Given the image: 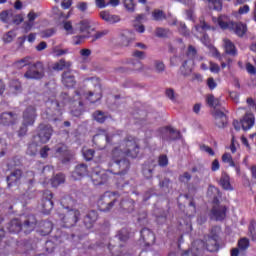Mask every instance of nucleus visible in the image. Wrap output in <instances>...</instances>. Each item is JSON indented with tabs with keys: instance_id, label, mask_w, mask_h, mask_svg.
<instances>
[{
	"instance_id": "nucleus-22",
	"label": "nucleus",
	"mask_w": 256,
	"mask_h": 256,
	"mask_svg": "<svg viewBox=\"0 0 256 256\" xmlns=\"http://www.w3.org/2000/svg\"><path fill=\"white\" fill-rule=\"evenodd\" d=\"M89 173L86 164H79L75 167V170L72 172V177L74 181H78L82 177H85Z\"/></svg>"
},
{
	"instance_id": "nucleus-45",
	"label": "nucleus",
	"mask_w": 256,
	"mask_h": 256,
	"mask_svg": "<svg viewBox=\"0 0 256 256\" xmlns=\"http://www.w3.org/2000/svg\"><path fill=\"white\" fill-rule=\"evenodd\" d=\"M15 37H17L15 30H10L3 36L2 39H3L4 43H11L13 41V39H15Z\"/></svg>"
},
{
	"instance_id": "nucleus-32",
	"label": "nucleus",
	"mask_w": 256,
	"mask_h": 256,
	"mask_svg": "<svg viewBox=\"0 0 256 256\" xmlns=\"http://www.w3.org/2000/svg\"><path fill=\"white\" fill-rule=\"evenodd\" d=\"M173 32L169 28L156 27L154 30V34L159 39H167Z\"/></svg>"
},
{
	"instance_id": "nucleus-12",
	"label": "nucleus",
	"mask_w": 256,
	"mask_h": 256,
	"mask_svg": "<svg viewBox=\"0 0 256 256\" xmlns=\"http://www.w3.org/2000/svg\"><path fill=\"white\" fill-rule=\"evenodd\" d=\"M92 183L94 185H105L107 181H109V175L105 170H101V168L96 167L91 174Z\"/></svg>"
},
{
	"instance_id": "nucleus-9",
	"label": "nucleus",
	"mask_w": 256,
	"mask_h": 256,
	"mask_svg": "<svg viewBox=\"0 0 256 256\" xmlns=\"http://www.w3.org/2000/svg\"><path fill=\"white\" fill-rule=\"evenodd\" d=\"M214 206L211 209L212 217L215 221H223L227 217V206L219 205V198L214 196Z\"/></svg>"
},
{
	"instance_id": "nucleus-41",
	"label": "nucleus",
	"mask_w": 256,
	"mask_h": 256,
	"mask_svg": "<svg viewBox=\"0 0 256 256\" xmlns=\"http://www.w3.org/2000/svg\"><path fill=\"white\" fill-rule=\"evenodd\" d=\"M9 87L11 91H14V93H21V91H23V85L19 79H12L10 81Z\"/></svg>"
},
{
	"instance_id": "nucleus-7",
	"label": "nucleus",
	"mask_w": 256,
	"mask_h": 256,
	"mask_svg": "<svg viewBox=\"0 0 256 256\" xmlns=\"http://www.w3.org/2000/svg\"><path fill=\"white\" fill-rule=\"evenodd\" d=\"M55 155L58 157L64 165L69 163L75 156L73 151L64 143H59L55 146Z\"/></svg>"
},
{
	"instance_id": "nucleus-48",
	"label": "nucleus",
	"mask_w": 256,
	"mask_h": 256,
	"mask_svg": "<svg viewBox=\"0 0 256 256\" xmlns=\"http://www.w3.org/2000/svg\"><path fill=\"white\" fill-rule=\"evenodd\" d=\"M39 17V15H37V13H35L34 11H30L27 15L28 21L29 23H27V28L30 30L31 27H33V21H35V19H37Z\"/></svg>"
},
{
	"instance_id": "nucleus-43",
	"label": "nucleus",
	"mask_w": 256,
	"mask_h": 256,
	"mask_svg": "<svg viewBox=\"0 0 256 256\" xmlns=\"http://www.w3.org/2000/svg\"><path fill=\"white\" fill-rule=\"evenodd\" d=\"M209 9H213L214 11H221L223 9V3L221 0H207Z\"/></svg>"
},
{
	"instance_id": "nucleus-57",
	"label": "nucleus",
	"mask_w": 256,
	"mask_h": 256,
	"mask_svg": "<svg viewBox=\"0 0 256 256\" xmlns=\"http://www.w3.org/2000/svg\"><path fill=\"white\" fill-rule=\"evenodd\" d=\"M160 189H171V179L164 178L159 182Z\"/></svg>"
},
{
	"instance_id": "nucleus-23",
	"label": "nucleus",
	"mask_w": 256,
	"mask_h": 256,
	"mask_svg": "<svg viewBox=\"0 0 256 256\" xmlns=\"http://www.w3.org/2000/svg\"><path fill=\"white\" fill-rule=\"evenodd\" d=\"M99 16L106 23H110V25L119 23L121 21V18H119V16L109 13V11L107 10L101 11L99 13Z\"/></svg>"
},
{
	"instance_id": "nucleus-8",
	"label": "nucleus",
	"mask_w": 256,
	"mask_h": 256,
	"mask_svg": "<svg viewBox=\"0 0 256 256\" xmlns=\"http://www.w3.org/2000/svg\"><path fill=\"white\" fill-rule=\"evenodd\" d=\"M53 136V126L45 123H41L37 127V137L40 143H49Z\"/></svg>"
},
{
	"instance_id": "nucleus-39",
	"label": "nucleus",
	"mask_w": 256,
	"mask_h": 256,
	"mask_svg": "<svg viewBox=\"0 0 256 256\" xmlns=\"http://www.w3.org/2000/svg\"><path fill=\"white\" fill-rule=\"evenodd\" d=\"M129 147L130 157H132V159H137V157H139V143L135 140H130Z\"/></svg>"
},
{
	"instance_id": "nucleus-13",
	"label": "nucleus",
	"mask_w": 256,
	"mask_h": 256,
	"mask_svg": "<svg viewBox=\"0 0 256 256\" xmlns=\"http://www.w3.org/2000/svg\"><path fill=\"white\" fill-rule=\"evenodd\" d=\"M219 240L213 239V238H205V241L203 240H196L194 242V245H198L202 247L203 249H207V251H210V253H215V251H219Z\"/></svg>"
},
{
	"instance_id": "nucleus-5",
	"label": "nucleus",
	"mask_w": 256,
	"mask_h": 256,
	"mask_svg": "<svg viewBox=\"0 0 256 256\" xmlns=\"http://www.w3.org/2000/svg\"><path fill=\"white\" fill-rule=\"evenodd\" d=\"M60 225L64 229H71V227H75L77 223H79V219H81V211L77 209H69L65 214H60Z\"/></svg>"
},
{
	"instance_id": "nucleus-51",
	"label": "nucleus",
	"mask_w": 256,
	"mask_h": 256,
	"mask_svg": "<svg viewBox=\"0 0 256 256\" xmlns=\"http://www.w3.org/2000/svg\"><path fill=\"white\" fill-rule=\"evenodd\" d=\"M180 71L184 77H187L191 75L192 69L187 66V60L182 63V66L180 67Z\"/></svg>"
},
{
	"instance_id": "nucleus-21",
	"label": "nucleus",
	"mask_w": 256,
	"mask_h": 256,
	"mask_svg": "<svg viewBox=\"0 0 256 256\" xmlns=\"http://www.w3.org/2000/svg\"><path fill=\"white\" fill-rule=\"evenodd\" d=\"M213 117L215 119V125L220 129L227 127V115L221 110H215Z\"/></svg>"
},
{
	"instance_id": "nucleus-58",
	"label": "nucleus",
	"mask_w": 256,
	"mask_h": 256,
	"mask_svg": "<svg viewBox=\"0 0 256 256\" xmlns=\"http://www.w3.org/2000/svg\"><path fill=\"white\" fill-rule=\"evenodd\" d=\"M238 247L242 251H245V249H248L249 248V239H247V238L240 239L238 242Z\"/></svg>"
},
{
	"instance_id": "nucleus-16",
	"label": "nucleus",
	"mask_w": 256,
	"mask_h": 256,
	"mask_svg": "<svg viewBox=\"0 0 256 256\" xmlns=\"http://www.w3.org/2000/svg\"><path fill=\"white\" fill-rule=\"evenodd\" d=\"M90 81H96V85L95 87H98L99 92H88V94L86 95V99L90 102V103H97V101H101V99L103 98V92L101 91V80L99 78H95L92 77L90 78Z\"/></svg>"
},
{
	"instance_id": "nucleus-31",
	"label": "nucleus",
	"mask_w": 256,
	"mask_h": 256,
	"mask_svg": "<svg viewBox=\"0 0 256 256\" xmlns=\"http://www.w3.org/2000/svg\"><path fill=\"white\" fill-rule=\"evenodd\" d=\"M194 27L196 31H198V33H203L205 31H211V29H214L213 27H211V25H209V23H207V21H205V18L203 17L199 18V23L196 24Z\"/></svg>"
},
{
	"instance_id": "nucleus-34",
	"label": "nucleus",
	"mask_w": 256,
	"mask_h": 256,
	"mask_svg": "<svg viewBox=\"0 0 256 256\" xmlns=\"http://www.w3.org/2000/svg\"><path fill=\"white\" fill-rule=\"evenodd\" d=\"M31 65V57L26 56L20 60L13 62L12 66L14 69H23L24 67H29Z\"/></svg>"
},
{
	"instance_id": "nucleus-3",
	"label": "nucleus",
	"mask_w": 256,
	"mask_h": 256,
	"mask_svg": "<svg viewBox=\"0 0 256 256\" xmlns=\"http://www.w3.org/2000/svg\"><path fill=\"white\" fill-rule=\"evenodd\" d=\"M129 156V149L123 150L121 146L116 147L111 152V159L114 161V163L119 167V169H122L116 175H119L120 177H125L127 175V171L129 170V160H127V157Z\"/></svg>"
},
{
	"instance_id": "nucleus-18",
	"label": "nucleus",
	"mask_w": 256,
	"mask_h": 256,
	"mask_svg": "<svg viewBox=\"0 0 256 256\" xmlns=\"http://www.w3.org/2000/svg\"><path fill=\"white\" fill-rule=\"evenodd\" d=\"M99 219V213L95 210L89 211L83 218V225L86 229H93Z\"/></svg>"
},
{
	"instance_id": "nucleus-42",
	"label": "nucleus",
	"mask_w": 256,
	"mask_h": 256,
	"mask_svg": "<svg viewBox=\"0 0 256 256\" xmlns=\"http://www.w3.org/2000/svg\"><path fill=\"white\" fill-rule=\"evenodd\" d=\"M219 235H221V227L213 226L210 229L209 235L206 238L207 239H216L217 241H219Z\"/></svg>"
},
{
	"instance_id": "nucleus-6",
	"label": "nucleus",
	"mask_w": 256,
	"mask_h": 256,
	"mask_svg": "<svg viewBox=\"0 0 256 256\" xmlns=\"http://www.w3.org/2000/svg\"><path fill=\"white\" fill-rule=\"evenodd\" d=\"M45 77V66L38 61L33 64L30 63L27 71L24 73L25 79L39 81Z\"/></svg>"
},
{
	"instance_id": "nucleus-14",
	"label": "nucleus",
	"mask_w": 256,
	"mask_h": 256,
	"mask_svg": "<svg viewBox=\"0 0 256 256\" xmlns=\"http://www.w3.org/2000/svg\"><path fill=\"white\" fill-rule=\"evenodd\" d=\"M19 121V114L15 112H3L0 114V125L9 127L10 125H17Z\"/></svg>"
},
{
	"instance_id": "nucleus-25",
	"label": "nucleus",
	"mask_w": 256,
	"mask_h": 256,
	"mask_svg": "<svg viewBox=\"0 0 256 256\" xmlns=\"http://www.w3.org/2000/svg\"><path fill=\"white\" fill-rule=\"evenodd\" d=\"M181 137V132L171 127L166 128V133L162 136L163 141H176Z\"/></svg>"
},
{
	"instance_id": "nucleus-30",
	"label": "nucleus",
	"mask_w": 256,
	"mask_h": 256,
	"mask_svg": "<svg viewBox=\"0 0 256 256\" xmlns=\"http://www.w3.org/2000/svg\"><path fill=\"white\" fill-rule=\"evenodd\" d=\"M51 231H53V223H51L50 221H42L40 223L39 233L40 235H42V237L49 235Z\"/></svg>"
},
{
	"instance_id": "nucleus-40",
	"label": "nucleus",
	"mask_w": 256,
	"mask_h": 256,
	"mask_svg": "<svg viewBox=\"0 0 256 256\" xmlns=\"http://www.w3.org/2000/svg\"><path fill=\"white\" fill-rule=\"evenodd\" d=\"M63 183H65V174L63 173H58L51 178L52 187H59V185H63Z\"/></svg>"
},
{
	"instance_id": "nucleus-19",
	"label": "nucleus",
	"mask_w": 256,
	"mask_h": 256,
	"mask_svg": "<svg viewBox=\"0 0 256 256\" xmlns=\"http://www.w3.org/2000/svg\"><path fill=\"white\" fill-rule=\"evenodd\" d=\"M155 167L157 165L155 164V160L150 159L142 165V173L146 179H152L153 178V171H155Z\"/></svg>"
},
{
	"instance_id": "nucleus-61",
	"label": "nucleus",
	"mask_w": 256,
	"mask_h": 256,
	"mask_svg": "<svg viewBox=\"0 0 256 256\" xmlns=\"http://www.w3.org/2000/svg\"><path fill=\"white\" fill-rule=\"evenodd\" d=\"M21 165V160L17 157H14L8 163V169H13V167H19Z\"/></svg>"
},
{
	"instance_id": "nucleus-26",
	"label": "nucleus",
	"mask_w": 256,
	"mask_h": 256,
	"mask_svg": "<svg viewBox=\"0 0 256 256\" xmlns=\"http://www.w3.org/2000/svg\"><path fill=\"white\" fill-rule=\"evenodd\" d=\"M240 123L244 131H249L255 125V116L253 114H246Z\"/></svg>"
},
{
	"instance_id": "nucleus-33",
	"label": "nucleus",
	"mask_w": 256,
	"mask_h": 256,
	"mask_svg": "<svg viewBox=\"0 0 256 256\" xmlns=\"http://www.w3.org/2000/svg\"><path fill=\"white\" fill-rule=\"evenodd\" d=\"M92 117L96 123L103 124L107 119H109V115L107 113L101 111V110H96L93 112Z\"/></svg>"
},
{
	"instance_id": "nucleus-44",
	"label": "nucleus",
	"mask_w": 256,
	"mask_h": 256,
	"mask_svg": "<svg viewBox=\"0 0 256 256\" xmlns=\"http://www.w3.org/2000/svg\"><path fill=\"white\" fill-rule=\"evenodd\" d=\"M206 103L209 105V107H213L214 109L220 105L219 99L215 98L213 94L207 95Z\"/></svg>"
},
{
	"instance_id": "nucleus-2",
	"label": "nucleus",
	"mask_w": 256,
	"mask_h": 256,
	"mask_svg": "<svg viewBox=\"0 0 256 256\" xmlns=\"http://www.w3.org/2000/svg\"><path fill=\"white\" fill-rule=\"evenodd\" d=\"M35 227H37V218L33 214L25 216L24 219L14 218L7 225L9 233L17 234L23 231L26 235L35 231Z\"/></svg>"
},
{
	"instance_id": "nucleus-60",
	"label": "nucleus",
	"mask_w": 256,
	"mask_h": 256,
	"mask_svg": "<svg viewBox=\"0 0 256 256\" xmlns=\"http://www.w3.org/2000/svg\"><path fill=\"white\" fill-rule=\"evenodd\" d=\"M72 204H73V199H71V197H64L61 199V205L64 209H70L69 205H72Z\"/></svg>"
},
{
	"instance_id": "nucleus-49",
	"label": "nucleus",
	"mask_w": 256,
	"mask_h": 256,
	"mask_svg": "<svg viewBox=\"0 0 256 256\" xmlns=\"http://www.w3.org/2000/svg\"><path fill=\"white\" fill-rule=\"evenodd\" d=\"M119 247H123V245L120 244ZM119 247L115 246L111 243L108 244V249H109L112 256H124L123 253L117 252Z\"/></svg>"
},
{
	"instance_id": "nucleus-35",
	"label": "nucleus",
	"mask_w": 256,
	"mask_h": 256,
	"mask_svg": "<svg viewBox=\"0 0 256 256\" xmlns=\"http://www.w3.org/2000/svg\"><path fill=\"white\" fill-rule=\"evenodd\" d=\"M224 48H225V53H227V55H232L233 57L237 55V48H235V44H233L231 40L224 39Z\"/></svg>"
},
{
	"instance_id": "nucleus-55",
	"label": "nucleus",
	"mask_w": 256,
	"mask_h": 256,
	"mask_svg": "<svg viewBox=\"0 0 256 256\" xmlns=\"http://www.w3.org/2000/svg\"><path fill=\"white\" fill-rule=\"evenodd\" d=\"M179 33H181V35H183L184 37H189L190 32L189 29H187V25H185V23L181 22L179 24V28H178Z\"/></svg>"
},
{
	"instance_id": "nucleus-53",
	"label": "nucleus",
	"mask_w": 256,
	"mask_h": 256,
	"mask_svg": "<svg viewBox=\"0 0 256 256\" xmlns=\"http://www.w3.org/2000/svg\"><path fill=\"white\" fill-rule=\"evenodd\" d=\"M119 241H128L129 240V232H127V229H122L118 232L117 235Z\"/></svg>"
},
{
	"instance_id": "nucleus-10",
	"label": "nucleus",
	"mask_w": 256,
	"mask_h": 256,
	"mask_svg": "<svg viewBox=\"0 0 256 256\" xmlns=\"http://www.w3.org/2000/svg\"><path fill=\"white\" fill-rule=\"evenodd\" d=\"M41 207L44 215H49L53 211V192L50 190L43 191Z\"/></svg>"
},
{
	"instance_id": "nucleus-64",
	"label": "nucleus",
	"mask_w": 256,
	"mask_h": 256,
	"mask_svg": "<svg viewBox=\"0 0 256 256\" xmlns=\"http://www.w3.org/2000/svg\"><path fill=\"white\" fill-rule=\"evenodd\" d=\"M132 57H135V59L141 60V59H145L146 54H145V52H143V51L134 50V51L132 52Z\"/></svg>"
},
{
	"instance_id": "nucleus-17",
	"label": "nucleus",
	"mask_w": 256,
	"mask_h": 256,
	"mask_svg": "<svg viewBox=\"0 0 256 256\" xmlns=\"http://www.w3.org/2000/svg\"><path fill=\"white\" fill-rule=\"evenodd\" d=\"M61 81L64 87H67L68 89H73V87L77 85V80L75 79V75L71 70H67L62 73Z\"/></svg>"
},
{
	"instance_id": "nucleus-63",
	"label": "nucleus",
	"mask_w": 256,
	"mask_h": 256,
	"mask_svg": "<svg viewBox=\"0 0 256 256\" xmlns=\"http://www.w3.org/2000/svg\"><path fill=\"white\" fill-rule=\"evenodd\" d=\"M108 34H109V30L96 32V34L92 38V41H97L98 39H102V37H105V35H108Z\"/></svg>"
},
{
	"instance_id": "nucleus-62",
	"label": "nucleus",
	"mask_w": 256,
	"mask_h": 256,
	"mask_svg": "<svg viewBox=\"0 0 256 256\" xmlns=\"http://www.w3.org/2000/svg\"><path fill=\"white\" fill-rule=\"evenodd\" d=\"M154 67L157 73H163V71H165V64L162 61H155Z\"/></svg>"
},
{
	"instance_id": "nucleus-29",
	"label": "nucleus",
	"mask_w": 256,
	"mask_h": 256,
	"mask_svg": "<svg viewBox=\"0 0 256 256\" xmlns=\"http://www.w3.org/2000/svg\"><path fill=\"white\" fill-rule=\"evenodd\" d=\"M230 29L234 31V33H236L238 37H243V35L247 33V25L241 22L239 23L232 22V26L230 27Z\"/></svg>"
},
{
	"instance_id": "nucleus-28",
	"label": "nucleus",
	"mask_w": 256,
	"mask_h": 256,
	"mask_svg": "<svg viewBox=\"0 0 256 256\" xmlns=\"http://www.w3.org/2000/svg\"><path fill=\"white\" fill-rule=\"evenodd\" d=\"M73 63L71 61H66L64 58L60 59L58 62H55L52 66L54 71H63L64 69H71Z\"/></svg>"
},
{
	"instance_id": "nucleus-46",
	"label": "nucleus",
	"mask_w": 256,
	"mask_h": 256,
	"mask_svg": "<svg viewBox=\"0 0 256 256\" xmlns=\"http://www.w3.org/2000/svg\"><path fill=\"white\" fill-rule=\"evenodd\" d=\"M82 153L86 161H91L93 160V157H95V150L93 149H83Z\"/></svg>"
},
{
	"instance_id": "nucleus-11",
	"label": "nucleus",
	"mask_w": 256,
	"mask_h": 256,
	"mask_svg": "<svg viewBox=\"0 0 256 256\" xmlns=\"http://www.w3.org/2000/svg\"><path fill=\"white\" fill-rule=\"evenodd\" d=\"M22 119V125H29L30 127H33L37 120V108H35V106H28L23 112Z\"/></svg>"
},
{
	"instance_id": "nucleus-20",
	"label": "nucleus",
	"mask_w": 256,
	"mask_h": 256,
	"mask_svg": "<svg viewBox=\"0 0 256 256\" xmlns=\"http://www.w3.org/2000/svg\"><path fill=\"white\" fill-rule=\"evenodd\" d=\"M141 238L147 247L155 244V234L149 228H143L140 232Z\"/></svg>"
},
{
	"instance_id": "nucleus-59",
	"label": "nucleus",
	"mask_w": 256,
	"mask_h": 256,
	"mask_svg": "<svg viewBox=\"0 0 256 256\" xmlns=\"http://www.w3.org/2000/svg\"><path fill=\"white\" fill-rule=\"evenodd\" d=\"M166 97H168V99H170V101H177V94L175 93V90H173L172 88H168L166 89Z\"/></svg>"
},
{
	"instance_id": "nucleus-27",
	"label": "nucleus",
	"mask_w": 256,
	"mask_h": 256,
	"mask_svg": "<svg viewBox=\"0 0 256 256\" xmlns=\"http://www.w3.org/2000/svg\"><path fill=\"white\" fill-rule=\"evenodd\" d=\"M145 19L144 14H138L132 21V27L137 31V33H145V25L141 24V21Z\"/></svg>"
},
{
	"instance_id": "nucleus-47",
	"label": "nucleus",
	"mask_w": 256,
	"mask_h": 256,
	"mask_svg": "<svg viewBox=\"0 0 256 256\" xmlns=\"http://www.w3.org/2000/svg\"><path fill=\"white\" fill-rule=\"evenodd\" d=\"M186 57L188 59H195V57H197V48L193 45H189L186 51Z\"/></svg>"
},
{
	"instance_id": "nucleus-24",
	"label": "nucleus",
	"mask_w": 256,
	"mask_h": 256,
	"mask_svg": "<svg viewBox=\"0 0 256 256\" xmlns=\"http://www.w3.org/2000/svg\"><path fill=\"white\" fill-rule=\"evenodd\" d=\"M79 29H80V33H86L87 36L86 37H91V34L94 33L95 28H93V26H91V20L89 19H84L82 21L79 22Z\"/></svg>"
},
{
	"instance_id": "nucleus-38",
	"label": "nucleus",
	"mask_w": 256,
	"mask_h": 256,
	"mask_svg": "<svg viewBox=\"0 0 256 256\" xmlns=\"http://www.w3.org/2000/svg\"><path fill=\"white\" fill-rule=\"evenodd\" d=\"M220 185L223 187L226 191H231L233 187L231 186L230 178L227 173H222L220 178Z\"/></svg>"
},
{
	"instance_id": "nucleus-50",
	"label": "nucleus",
	"mask_w": 256,
	"mask_h": 256,
	"mask_svg": "<svg viewBox=\"0 0 256 256\" xmlns=\"http://www.w3.org/2000/svg\"><path fill=\"white\" fill-rule=\"evenodd\" d=\"M131 65L132 71H143V63L140 60H132Z\"/></svg>"
},
{
	"instance_id": "nucleus-37",
	"label": "nucleus",
	"mask_w": 256,
	"mask_h": 256,
	"mask_svg": "<svg viewBox=\"0 0 256 256\" xmlns=\"http://www.w3.org/2000/svg\"><path fill=\"white\" fill-rule=\"evenodd\" d=\"M218 25L221 29H231L233 22L229 20V17L221 15L218 17Z\"/></svg>"
},
{
	"instance_id": "nucleus-4",
	"label": "nucleus",
	"mask_w": 256,
	"mask_h": 256,
	"mask_svg": "<svg viewBox=\"0 0 256 256\" xmlns=\"http://www.w3.org/2000/svg\"><path fill=\"white\" fill-rule=\"evenodd\" d=\"M118 199L119 194L117 192L107 191L97 200V208L102 213H109L113 210V207H115V203H117Z\"/></svg>"
},
{
	"instance_id": "nucleus-15",
	"label": "nucleus",
	"mask_w": 256,
	"mask_h": 256,
	"mask_svg": "<svg viewBox=\"0 0 256 256\" xmlns=\"http://www.w3.org/2000/svg\"><path fill=\"white\" fill-rule=\"evenodd\" d=\"M21 177H23V171H21V169H16L11 172V174L6 178L8 189L19 187L21 184Z\"/></svg>"
},
{
	"instance_id": "nucleus-36",
	"label": "nucleus",
	"mask_w": 256,
	"mask_h": 256,
	"mask_svg": "<svg viewBox=\"0 0 256 256\" xmlns=\"http://www.w3.org/2000/svg\"><path fill=\"white\" fill-rule=\"evenodd\" d=\"M153 21H166L167 13L162 9L156 8L151 13Z\"/></svg>"
},
{
	"instance_id": "nucleus-56",
	"label": "nucleus",
	"mask_w": 256,
	"mask_h": 256,
	"mask_svg": "<svg viewBox=\"0 0 256 256\" xmlns=\"http://www.w3.org/2000/svg\"><path fill=\"white\" fill-rule=\"evenodd\" d=\"M158 165L160 167H167V165H169V158H167V155L163 154L159 156Z\"/></svg>"
},
{
	"instance_id": "nucleus-1",
	"label": "nucleus",
	"mask_w": 256,
	"mask_h": 256,
	"mask_svg": "<svg viewBox=\"0 0 256 256\" xmlns=\"http://www.w3.org/2000/svg\"><path fill=\"white\" fill-rule=\"evenodd\" d=\"M60 101L61 103L57 100H48L46 102V109L42 112V119H44V121H49L50 123L61 121L64 105L78 107L76 111L78 115H81V111H83V100H81V92H79V90L75 91L73 98L69 97L67 92L61 93Z\"/></svg>"
},
{
	"instance_id": "nucleus-54",
	"label": "nucleus",
	"mask_w": 256,
	"mask_h": 256,
	"mask_svg": "<svg viewBox=\"0 0 256 256\" xmlns=\"http://www.w3.org/2000/svg\"><path fill=\"white\" fill-rule=\"evenodd\" d=\"M54 35H55V29L53 28L46 29L41 32L42 39H49V37H53Z\"/></svg>"
},
{
	"instance_id": "nucleus-52",
	"label": "nucleus",
	"mask_w": 256,
	"mask_h": 256,
	"mask_svg": "<svg viewBox=\"0 0 256 256\" xmlns=\"http://www.w3.org/2000/svg\"><path fill=\"white\" fill-rule=\"evenodd\" d=\"M249 233L252 237V241H256V221L252 220L249 226Z\"/></svg>"
}]
</instances>
